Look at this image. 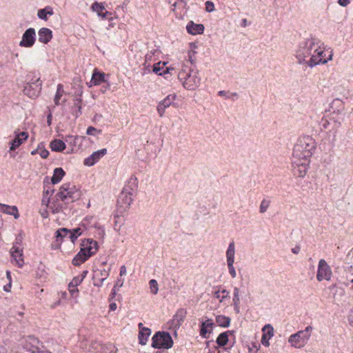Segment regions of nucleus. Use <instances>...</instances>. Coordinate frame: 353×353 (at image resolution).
I'll list each match as a JSON object with an SVG mask.
<instances>
[{"label": "nucleus", "instance_id": "1", "mask_svg": "<svg viewBox=\"0 0 353 353\" xmlns=\"http://www.w3.org/2000/svg\"><path fill=\"white\" fill-rule=\"evenodd\" d=\"M318 48L319 39L315 37L300 41L295 51L298 63L307 65L308 59L318 50Z\"/></svg>", "mask_w": 353, "mask_h": 353}, {"label": "nucleus", "instance_id": "2", "mask_svg": "<svg viewBox=\"0 0 353 353\" xmlns=\"http://www.w3.org/2000/svg\"><path fill=\"white\" fill-rule=\"evenodd\" d=\"M315 149V142L309 136L299 139L294 145L292 152V157L295 159H307L312 156Z\"/></svg>", "mask_w": 353, "mask_h": 353}, {"label": "nucleus", "instance_id": "3", "mask_svg": "<svg viewBox=\"0 0 353 353\" xmlns=\"http://www.w3.org/2000/svg\"><path fill=\"white\" fill-rule=\"evenodd\" d=\"M178 78L185 88L194 90L200 84L201 78L198 77V71L184 66L179 71Z\"/></svg>", "mask_w": 353, "mask_h": 353}, {"label": "nucleus", "instance_id": "4", "mask_svg": "<svg viewBox=\"0 0 353 353\" xmlns=\"http://www.w3.org/2000/svg\"><path fill=\"white\" fill-rule=\"evenodd\" d=\"M81 196V190L71 183L63 184L56 194L57 199L63 201L65 204L73 203L79 200Z\"/></svg>", "mask_w": 353, "mask_h": 353}, {"label": "nucleus", "instance_id": "5", "mask_svg": "<svg viewBox=\"0 0 353 353\" xmlns=\"http://www.w3.org/2000/svg\"><path fill=\"white\" fill-rule=\"evenodd\" d=\"M174 342L170 334L165 331H158L152 337L151 346L154 349H170Z\"/></svg>", "mask_w": 353, "mask_h": 353}, {"label": "nucleus", "instance_id": "6", "mask_svg": "<svg viewBox=\"0 0 353 353\" xmlns=\"http://www.w3.org/2000/svg\"><path fill=\"white\" fill-rule=\"evenodd\" d=\"M312 330V327L310 325L307 326L305 330L292 334L289 337L288 342L296 348L304 347L311 336Z\"/></svg>", "mask_w": 353, "mask_h": 353}, {"label": "nucleus", "instance_id": "7", "mask_svg": "<svg viewBox=\"0 0 353 353\" xmlns=\"http://www.w3.org/2000/svg\"><path fill=\"white\" fill-rule=\"evenodd\" d=\"M321 42L319 39V48L318 50L312 54V56L308 59L307 66L312 68L313 67L319 65V64H325L327 63L328 61L332 59V54L330 52V55L328 57H325V54L323 50L321 48Z\"/></svg>", "mask_w": 353, "mask_h": 353}, {"label": "nucleus", "instance_id": "8", "mask_svg": "<svg viewBox=\"0 0 353 353\" xmlns=\"http://www.w3.org/2000/svg\"><path fill=\"white\" fill-rule=\"evenodd\" d=\"M41 87L42 82L40 78H38L35 81L29 82L26 85L23 93L30 98L37 97L41 92Z\"/></svg>", "mask_w": 353, "mask_h": 353}, {"label": "nucleus", "instance_id": "9", "mask_svg": "<svg viewBox=\"0 0 353 353\" xmlns=\"http://www.w3.org/2000/svg\"><path fill=\"white\" fill-rule=\"evenodd\" d=\"M332 270L330 265L324 259H320L318 265L316 279L321 281L323 279L330 281L332 277Z\"/></svg>", "mask_w": 353, "mask_h": 353}, {"label": "nucleus", "instance_id": "10", "mask_svg": "<svg viewBox=\"0 0 353 353\" xmlns=\"http://www.w3.org/2000/svg\"><path fill=\"white\" fill-rule=\"evenodd\" d=\"M292 167L294 174L299 177H303L307 171V166L309 163V160L307 159H295L292 157Z\"/></svg>", "mask_w": 353, "mask_h": 353}, {"label": "nucleus", "instance_id": "11", "mask_svg": "<svg viewBox=\"0 0 353 353\" xmlns=\"http://www.w3.org/2000/svg\"><path fill=\"white\" fill-rule=\"evenodd\" d=\"M132 196L121 192L117 199V211L122 215L130 206L132 202Z\"/></svg>", "mask_w": 353, "mask_h": 353}, {"label": "nucleus", "instance_id": "12", "mask_svg": "<svg viewBox=\"0 0 353 353\" xmlns=\"http://www.w3.org/2000/svg\"><path fill=\"white\" fill-rule=\"evenodd\" d=\"M36 41V32L33 28H28L22 35L19 46L24 48H31Z\"/></svg>", "mask_w": 353, "mask_h": 353}, {"label": "nucleus", "instance_id": "13", "mask_svg": "<svg viewBox=\"0 0 353 353\" xmlns=\"http://www.w3.org/2000/svg\"><path fill=\"white\" fill-rule=\"evenodd\" d=\"M107 149L103 148L94 152L91 155L84 159L83 163L86 166H92L107 154Z\"/></svg>", "mask_w": 353, "mask_h": 353}, {"label": "nucleus", "instance_id": "14", "mask_svg": "<svg viewBox=\"0 0 353 353\" xmlns=\"http://www.w3.org/2000/svg\"><path fill=\"white\" fill-rule=\"evenodd\" d=\"M109 270L103 269H97L94 271L92 279L93 284L94 286L101 287L103 285V281L108 277L109 276Z\"/></svg>", "mask_w": 353, "mask_h": 353}, {"label": "nucleus", "instance_id": "15", "mask_svg": "<svg viewBox=\"0 0 353 353\" xmlns=\"http://www.w3.org/2000/svg\"><path fill=\"white\" fill-rule=\"evenodd\" d=\"M176 99V95L169 94L163 100L161 101L157 106V112L161 117L165 113V109L171 105V104Z\"/></svg>", "mask_w": 353, "mask_h": 353}, {"label": "nucleus", "instance_id": "16", "mask_svg": "<svg viewBox=\"0 0 353 353\" xmlns=\"http://www.w3.org/2000/svg\"><path fill=\"white\" fill-rule=\"evenodd\" d=\"M137 178L135 176L132 175L128 181L127 183L123 187L121 192L133 196L134 193L137 190Z\"/></svg>", "mask_w": 353, "mask_h": 353}, {"label": "nucleus", "instance_id": "17", "mask_svg": "<svg viewBox=\"0 0 353 353\" xmlns=\"http://www.w3.org/2000/svg\"><path fill=\"white\" fill-rule=\"evenodd\" d=\"M28 133L26 132H21L16 134L15 137L10 142V150H15L28 139Z\"/></svg>", "mask_w": 353, "mask_h": 353}, {"label": "nucleus", "instance_id": "18", "mask_svg": "<svg viewBox=\"0 0 353 353\" xmlns=\"http://www.w3.org/2000/svg\"><path fill=\"white\" fill-rule=\"evenodd\" d=\"M214 325L212 319H207L201 323L200 326V335L202 338L208 339L209 337L207 334L212 332Z\"/></svg>", "mask_w": 353, "mask_h": 353}, {"label": "nucleus", "instance_id": "19", "mask_svg": "<svg viewBox=\"0 0 353 353\" xmlns=\"http://www.w3.org/2000/svg\"><path fill=\"white\" fill-rule=\"evenodd\" d=\"M39 42L47 44L52 38V31L48 28H41L38 32Z\"/></svg>", "mask_w": 353, "mask_h": 353}, {"label": "nucleus", "instance_id": "20", "mask_svg": "<svg viewBox=\"0 0 353 353\" xmlns=\"http://www.w3.org/2000/svg\"><path fill=\"white\" fill-rule=\"evenodd\" d=\"M204 26L201 23H194L190 21L186 26L187 32L192 35L202 34L204 31Z\"/></svg>", "mask_w": 353, "mask_h": 353}, {"label": "nucleus", "instance_id": "21", "mask_svg": "<svg viewBox=\"0 0 353 353\" xmlns=\"http://www.w3.org/2000/svg\"><path fill=\"white\" fill-rule=\"evenodd\" d=\"M83 245L85 246L83 249H85L86 254H90V256L94 254L98 250V243L92 239H85Z\"/></svg>", "mask_w": 353, "mask_h": 353}, {"label": "nucleus", "instance_id": "22", "mask_svg": "<svg viewBox=\"0 0 353 353\" xmlns=\"http://www.w3.org/2000/svg\"><path fill=\"white\" fill-rule=\"evenodd\" d=\"M11 256L14 259L17 264L19 267H22L24 262L23 259V250L22 248L17 245H13L11 251Z\"/></svg>", "mask_w": 353, "mask_h": 353}, {"label": "nucleus", "instance_id": "23", "mask_svg": "<svg viewBox=\"0 0 353 353\" xmlns=\"http://www.w3.org/2000/svg\"><path fill=\"white\" fill-rule=\"evenodd\" d=\"M90 257V254H86L85 249L81 250L75 255L72 263L75 266H79Z\"/></svg>", "mask_w": 353, "mask_h": 353}, {"label": "nucleus", "instance_id": "24", "mask_svg": "<svg viewBox=\"0 0 353 353\" xmlns=\"http://www.w3.org/2000/svg\"><path fill=\"white\" fill-rule=\"evenodd\" d=\"M105 74L104 72H100L97 69H94L90 81L91 85H90V87H91L92 85H100L101 83L106 82V80L105 79Z\"/></svg>", "mask_w": 353, "mask_h": 353}, {"label": "nucleus", "instance_id": "25", "mask_svg": "<svg viewBox=\"0 0 353 353\" xmlns=\"http://www.w3.org/2000/svg\"><path fill=\"white\" fill-rule=\"evenodd\" d=\"M0 212H3L5 214L14 216V219L19 217V213L18 208L15 205H8L3 203H0Z\"/></svg>", "mask_w": 353, "mask_h": 353}, {"label": "nucleus", "instance_id": "26", "mask_svg": "<svg viewBox=\"0 0 353 353\" xmlns=\"http://www.w3.org/2000/svg\"><path fill=\"white\" fill-rule=\"evenodd\" d=\"M50 148L54 152H63L66 145L65 143L61 139H55L50 143Z\"/></svg>", "mask_w": 353, "mask_h": 353}, {"label": "nucleus", "instance_id": "27", "mask_svg": "<svg viewBox=\"0 0 353 353\" xmlns=\"http://www.w3.org/2000/svg\"><path fill=\"white\" fill-rule=\"evenodd\" d=\"M151 333L152 330L150 328L142 329V331H139L138 334L139 343L141 345H146Z\"/></svg>", "mask_w": 353, "mask_h": 353}, {"label": "nucleus", "instance_id": "28", "mask_svg": "<svg viewBox=\"0 0 353 353\" xmlns=\"http://www.w3.org/2000/svg\"><path fill=\"white\" fill-rule=\"evenodd\" d=\"M165 63L158 62L153 65L152 70L154 73L159 75H163L169 73V68L165 66Z\"/></svg>", "mask_w": 353, "mask_h": 353}, {"label": "nucleus", "instance_id": "29", "mask_svg": "<svg viewBox=\"0 0 353 353\" xmlns=\"http://www.w3.org/2000/svg\"><path fill=\"white\" fill-rule=\"evenodd\" d=\"M65 172L61 168H56L54 170L53 176L51 178L52 184H57L61 181L62 178L65 176Z\"/></svg>", "mask_w": 353, "mask_h": 353}, {"label": "nucleus", "instance_id": "30", "mask_svg": "<svg viewBox=\"0 0 353 353\" xmlns=\"http://www.w3.org/2000/svg\"><path fill=\"white\" fill-rule=\"evenodd\" d=\"M54 14L53 10L50 6H46L43 9H40L37 12V16L39 19L47 21L48 15H52Z\"/></svg>", "mask_w": 353, "mask_h": 353}, {"label": "nucleus", "instance_id": "31", "mask_svg": "<svg viewBox=\"0 0 353 353\" xmlns=\"http://www.w3.org/2000/svg\"><path fill=\"white\" fill-rule=\"evenodd\" d=\"M231 319L224 315H217L216 316V324L222 327H228L230 325Z\"/></svg>", "mask_w": 353, "mask_h": 353}, {"label": "nucleus", "instance_id": "32", "mask_svg": "<svg viewBox=\"0 0 353 353\" xmlns=\"http://www.w3.org/2000/svg\"><path fill=\"white\" fill-rule=\"evenodd\" d=\"M235 244L234 241L229 243L226 251L227 263L234 262Z\"/></svg>", "mask_w": 353, "mask_h": 353}, {"label": "nucleus", "instance_id": "33", "mask_svg": "<svg viewBox=\"0 0 353 353\" xmlns=\"http://www.w3.org/2000/svg\"><path fill=\"white\" fill-rule=\"evenodd\" d=\"M185 311L183 309H179L174 316V321L176 322V325L180 326L184 320Z\"/></svg>", "mask_w": 353, "mask_h": 353}, {"label": "nucleus", "instance_id": "34", "mask_svg": "<svg viewBox=\"0 0 353 353\" xmlns=\"http://www.w3.org/2000/svg\"><path fill=\"white\" fill-rule=\"evenodd\" d=\"M229 338L226 332L221 333L216 339V343L219 347H224L228 343Z\"/></svg>", "mask_w": 353, "mask_h": 353}, {"label": "nucleus", "instance_id": "35", "mask_svg": "<svg viewBox=\"0 0 353 353\" xmlns=\"http://www.w3.org/2000/svg\"><path fill=\"white\" fill-rule=\"evenodd\" d=\"M64 93L63 85L62 84H58L56 94L54 96V101L56 105H60V99Z\"/></svg>", "mask_w": 353, "mask_h": 353}, {"label": "nucleus", "instance_id": "36", "mask_svg": "<svg viewBox=\"0 0 353 353\" xmlns=\"http://www.w3.org/2000/svg\"><path fill=\"white\" fill-rule=\"evenodd\" d=\"M69 232H70V230L67 229L65 228H61L59 229L58 230H57V232L55 233L56 234V235H55L56 241L59 242V237H63V239L65 237H68Z\"/></svg>", "mask_w": 353, "mask_h": 353}, {"label": "nucleus", "instance_id": "37", "mask_svg": "<svg viewBox=\"0 0 353 353\" xmlns=\"http://www.w3.org/2000/svg\"><path fill=\"white\" fill-rule=\"evenodd\" d=\"M263 335L271 339L274 336V328L270 324H266L262 329Z\"/></svg>", "mask_w": 353, "mask_h": 353}, {"label": "nucleus", "instance_id": "38", "mask_svg": "<svg viewBox=\"0 0 353 353\" xmlns=\"http://www.w3.org/2000/svg\"><path fill=\"white\" fill-rule=\"evenodd\" d=\"M81 103L82 99L81 98H77L75 99L74 105L77 108V110L73 113L76 118H77L79 115L82 114L81 111Z\"/></svg>", "mask_w": 353, "mask_h": 353}, {"label": "nucleus", "instance_id": "39", "mask_svg": "<svg viewBox=\"0 0 353 353\" xmlns=\"http://www.w3.org/2000/svg\"><path fill=\"white\" fill-rule=\"evenodd\" d=\"M270 205V201L264 199L261 201L260 206H259L260 213H262V214L265 213L267 211L268 208H269Z\"/></svg>", "mask_w": 353, "mask_h": 353}, {"label": "nucleus", "instance_id": "40", "mask_svg": "<svg viewBox=\"0 0 353 353\" xmlns=\"http://www.w3.org/2000/svg\"><path fill=\"white\" fill-rule=\"evenodd\" d=\"M149 284H150L151 292L153 294H157L159 291V285H158L157 281L155 279H151L149 281Z\"/></svg>", "mask_w": 353, "mask_h": 353}, {"label": "nucleus", "instance_id": "41", "mask_svg": "<svg viewBox=\"0 0 353 353\" xmlns=\"http://www.w3.org/2000/svg\"><path fill=\"white\" fill-rule=\"evenodd\" d=\"M83 281V279L80 278V276H76L72 279L71 282L68 285V288L77 287L80 285Z\"/></svg>", "mask_w": 353, "mask_h": 353}, {"label": "nucleus", "instance_id": "42", "mask_svg": "<svg viewBox=\"0 0 353 353\" xmlns=\"http://www.w3.org/2000/svg\"><path fill=\"white\" fill-rule=\"evenodd\" d=\"M92 9L97 12L99 15H101V12H102L105 8L102 4L95 2L92 5Z\"/></svg>", "mask_w": 353, "mask_h": 353}, {"label": "nucleus", "instance_id": "43", "mask_svg": "<svg viewBox=\"0 0 353 353\" xmlns=\"http://www.w3.org/2000/svg\"><path fill=\"white\" fill-rule=\"evenodd\" d=\"M234 262L227 263L228 268L229 270V273L231 275L232 278H233V279H234L236 276V270L234 268Z\"/></svg>", "mask_w": 353, "mask_h": 353}, {"label": "nucleus", "instance_id": "44", "mask_svg": "<svg viewBox=\"0 0 353 353\" xmlns=\"http://www.w3.org/2000/svg\"><path fill=\"white\" fill-rule=\"evenodd\" d=\"M99 132L100 133L101 131L100 130H97V128H95L94 127H92V126H89L88 128H87V130H86V134L88 135H92V136H94L95 135V132Z\"/></svg>", "mask_w": 353, "mask_h": 353}, {"label": "nucleus", "instance_id": "45", "mask_svg": "<svg viewBox=\"0 0 353 353\" xmlns=\"http://www.w3.org/2000/svg\"><path fill=\"white\" fill-rule=\"evenodd\" d=\"M39 154L42 159H46L49 155V152L46 149L43 148V145H42V143H41Z\"/></svg>", "mask_w": 353, "mask_h": 353}, {"label": "nucleus", "instance_id": "46", "mask_svg": "<svg viewBox=\"0 0 353 353\" xmlns=\"http://www.w3.org/2000/svg\"><path fill=\"white\" fill-rule=\"evenodd\" d=\"M205 10L207 12H211L214 10V5L212 1L205 2Z\"/></svg>", "mask_w": 353, "mask_h": 353}, {"label": "nucleus", "instance_id": "47", "mask_svg": "<svg viewBox=\"0 0 353 353\" xmlns=\"http://www.w3.org/2000/svg\"><path fill=\"white\" fill-rule=\"evenodd\" d=\"M270 339V338H268V336L263 334L262 338H261V343L264 346L268 347L270 345V343H269Z\"/></svg>", "mask_w": 353, "mask_h": 353}, {"label": "nucleus", "instance_id": "48", "mask_svg": "<svg viewBox=\"0 0 353 353\" xmlns=\"http://www.w3.org/2000/svg\"><path fill=\"white\" fill-rule=\"evenodd\" d=\"M50 202V197L46 196V195H43V198L41 200V204L44 205L46 208L48 206Z\"/></svg>", "mask_w": 353, "mask_h": 353}, {"label": "nucleus", "instance_id": "49", "mask_svg": "<svg viewBox=\"0 0 353 353\" xmlns=\"http://www.w3.org/2000/svg\"><path fill=\"white\" fill-rule=\"evenodd\" d=\"M221 293L223 294V296H221V299H220V301L222 302L224 299H228L230 297V292L227 290L223 289L221 291Z\"/></svg>", "mask_w": 353, "mask_h": 353}, {"label": "nucleus", "instance_id": "50", "mask_svg": "<svg viewBox=\"0 0 353 353\" xmlns=\"http://www.w3.org/2000/svg\"><path fill=\"white\" fill-rule=\"evenodd\" d=\"M22 240H23V237L21 236V234L17 235L16 236L15 242H14V245H17L21 248V244L22 243Z\"/></svg>", "mask_w": 353, "mask_h": 353}, {"label": "nucleus", "instance_id": "51", "mask_svg": "<svg viewBox=\"0 0 353 353\" xmlns=\"http://www.w3.org/2000/svg\"><path fill=\"white\" fill-rule=\"evenodd\" d=\"M348 321L350 325L353 327V307L350 309L348 314Z\"/></svg>", "mask_w": 353, "mask_h": 353}, {"label": "nucleus", "instance_id": "52", "mask_svg": "<svg viewBox=\"0 0 353 353\" xmlns=\"http://www.w3.org/2000/svg\"><path fill=\"white\" fill-rule=\"evenodd\" d=\"M68 237L70 239L72 243H74L75 240L78 238L77 236L70 230Z\"/></svg>", "mask_w": 353, "mask_h": 353}, {"label": "nucleus", "instance_id": "53", "mask_svg": "<svg viewBox=\"0 0 353 353\" xmlns=\"http://www.w3.org/2000/svg\"><path fill=\"white\" fill-rule=\"evenodd\" d=\"M40 212V214L41 216L43 218V219H47L49 216V213L47 210V208H46L45 209H43V210H40L39 211Z\"/></svg>", "mask_w": 353, "mask_h": 353}, {"label": "nucleus", "instance_id": "54", "mask_svg": "<svg viewBox=\"0 0 353 353\" xmlns=\"http://www.w3.org/2000/svg\"><path fill=\"white\" fill-rule=\"evenodd\" d=\"M63 238V237H59V242H55L54 243L52 244V247L53 249H58L60 248L61 246V243L62 242Z\"/></svg>", "mask_w": 353, "mask_h": 353}, {"label": "nucleus", "instance_id": "55", "mask_svg": "<svg viewBox=\"0 0 353 353\" xmlns=\"http://www.w3.org/2000/svg\"><path fill=\"white\" fill-rule=\"evenodd\" d=\"M350 3V0H339L338 3L343 6L345 7Z\"/></svg>", "mask_w": 353, "mask_h": 353}, {"label": "nucleus", "instance_id": "56", "mask_svg": "<svg viewBox=\"0 0 353 353\" xmlns=\"http://www.w3.org/2000/svg\"><path fill=\"white\" fill-rule=\"evenodd\" d=\"M72 232L77 236V237L79 236L81 234V229L80 228H76L73 230H71Z\"/></svg>", "mask_w": 353, "mask_h": 353}, {"label": "nucleus", "instance_id": "57", "mask_svg": "<svg viewBox=\"0 0 353 353\" xmlns=\"http://www.w3.org/2000/svg\"><path fill=\"white\" fill-rule=\"evenodd\" d=\"M54 192V189H44L43 190V195H46V196H48L49 194H52V193Z\"/></svg>", "mask_w": 353, "mask_h": 353}, {"label": "nucleus", "instance_id": "58", "mask_svg": "<svg viewBox=\"0 0 353 353\" xmlns=\"http://www.w3.org/2000/svg\"><path fill=\"white\" fill-rule=\"evenodd\" d=\"M218 95L220 97H225L226 98H230L228 95V92L224 90H221L218 92Z\"/></svg>", "mask_w": 353, "mask_h": 353}, {"label": "nucleus", "instance_id": "59", "mask_svg": "<svg viewBox=\"0 0 353 353\" xmlns=\"http://www.w3.org/2000/svg\"><path fill=\"white\" fill-rule=\"evenodd\" d=\"M240 299L239 296H233V304L234 305H239Z\"/></svg>", "mask_w": 353, "mask_h": 353}, {"label": "nucleus", "instance_id": "60", "mask_svg": "<svg viewBox=\"0 0 353 353\" xmlns=\"http://www.w3.org/2000/svg\"><path fill=\"white\" fill-rule=\"evenodd\" d=\"M62 208H63V205H62V204H59V205L55 208V209L53 210V212H54V213H58V212H59L61 210Z\"/></svg>", "mask_w": 353, "mask_h": 353}, {"label": "nucleus", "instance_id": "61", "mask_svg": "<svg viewBox=\"0 0 353 353\" xmlns=\"http://www.w3.org/2000/svg\"><path fill=\"white\" fill-rule=\"evenodd\" d=\"M71 294H74L75 292H78L79 290L77 289V287H73V288H68Z\"/></svg>", "mask_w": 353, "mask_h": 353}, {"label": "nucleus", "instance_id": "62", "mask_svg": "<svg viewBox=\"0 0 353 353\" xmlns=\"http://www.w3.org/2000/svg\"><path fill=\"white\" fill-rule=\"evenodd\" d=\"M300 250H301V248L300 246H295L294 248H293L292 249V252L294 253V254H298L299 252H300Z\"/></svg>", "mask_w": 353, "mask_h": 353}, {"label": "nucleus", "instance_id": "63", "mask_svg": "<svg viewBox=\"0 0 353 353\" xmlns=\"http://www.w3.org/2000/svg\"><path fill=\"white\" fill-rule=\"evenodd\" d=\"M117 304L115 303H111L109 305L110 310L114 311L117 309Z\"/></svg>", "mask_w": 353, "mask_h": 353}, {"label": "nucleus", "instance_id": "64", "mask_svg": "<svg viewBox=\"0 0 353 353\" xmlns=\"http://www.w3.org/2000/svg\"><path fill=\"white\" fill-rule=\"evenodd\" d=\"M126 273V268L125 265H122L120 268V274L123 275Z\"/></svg>", "mask_w": 353, "mask_h": 353}]
</instances>
